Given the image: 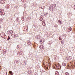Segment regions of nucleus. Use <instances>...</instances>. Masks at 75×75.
<instances>
[{"label":"nucleus","mask_w":75,"mask_h":75,"mask_svg":"<svg viewBox=\"0 0 75 75\" xmlns=\"http://www.w3.org/2000/svg\"><path fill=\"white\" fill-rule=\"evenodd\" d=\"M40 8H41V9H44V8H42V6L40 7Z\"/></svg>","instance_id":"19"},{"label":"nucleus","mask_w":75,"mask_h":75,"mask_svg":"<svg viewBox=\"0 0 75 75\" xmlns=\"http://www.w3.org/2000/svg\"><path fill=\"white\" fill-rule=\"evenodd\" d=\"M59 40H62V38H59Z\"/></svg>","instance_id":"21"},{"label":"nucleus","mask_w":75,"mask_h":75,"mask_svg":"<svg viewBox=\"0 0 75 75\" xmlns=\"http://www.w3.org/2000/svg\"><path fill=\"white\" fill-rule=\"evenodd\" d=\"M1 47H0V50H1Z\"/></svg>","instance_id":"25"},{"label":"nucleus","mask_w":75,"mask_h":75,"mask_svg":"<svg viewBox=\"0 0 75 75\" xmlns=\"http://www.w3.org/2000/svg\"><path fill=\"white\" fill-rule=\"evenodd\" d=\"M0 22H2L3 21V19L2 18H1L0 19Z\"/></svg>","instance_id":"14"},{"label":"nucleus","mask_w":75,"mask_h":75,"mask_svg":"<svg viewBox=\"0 0 75 75\" xmlns=\"http://www.w3.org/2000/svg\"><path fill=\"white\" fill-rule=\"evenodd\" d=\"M1 28V26H0V28Z\"/></svg>","instance_id":"26"},{"label":"nucleus","mask_w":75,"mask_h":75,"mask_svg":"<svg viewBox=\"0 0 75 75\" xmlns=\"http://www.w3.org/2000/svg\"><path fill=\"white\" fill-rule=\"evenodd\" d=\"M22 55V53H21V54H19V55Z\"/></svg>","instance_id":"24"},{"label":"nucleus","mask_w":75,"mask_h":75,"mask_svg":"<svg viewBox=\"0 0 75 75\" xmlns=\"http://www.w3.org/2000/svg\"><path fill=\"white\" fill-rule=\"evenodd\" d=\"M20 45H17V48H18V47H20Z\"/></svg>","instance_id":"22"},{"label":"nucleus","mask_w":75,"mask_h":75,"mask_svg":"<svg viewBox=\"0 0 75 75\" xmlns=\"http://www.w3.org/2000/svg\"><path fill=\"white\" fill-rule=\"evenodd\" d=\"M9 73L10 74H11L10 75H13V72L11 71H9Z\"/></svg>","instance_id":"12"},{"label":"nucleus","mask_w":75,"mask_h":75,"mask_svg":"<svg viewBox=\"0 0 75 75\" xmlns=\"http://www.w3.org/2000/svg\"><path fill=\"white\" fill-rule=\"evenodd\" d=\"M61 43L62 44H64V42H63V41L62 40L61 41Z\"/></svg>","instance_id":"18"},{"label":"nucleus","mask_w":75,"mask_h":75,"mask_svg":"<svg viewBox=\"0 0 75 75\" xmlns=\"http://www.w3.org/2000/svg\"><path fill=\"white\" fill-rule=\"evenodd\" d=\"M44 7H45V6H44Z\"/></svg>","instance_id":"28"},{"label":"nucleus","mask_w":75,"mask_h":75,"mask_svg":"<svg viewBox=\"0 0 75 75\" xmlns=\"http://www.w3.org/2000/svg\"><path fill=\"white\" fill-rule=\"evenodd\" d=\"M1 11H2V10L0 9V12H1Z\"/></svg>","instance_id":"23"},{"label":"nucleus","mask_w":75,"mask_h":75,"mask_svg":"<svg viewBox=\"0 0 75 75\" xmlns=\"http://www.w3.org/2000/svg\"><path fill=\"white\" fill-rule=\"evenodd\" d=\"M8 33L9 34H13V31L12 30H10L8 31Z\"/></svg>","instance_id":"6"},{"label":"nucleus","mask_w":75,"mask_h":75,"mask_svg":"<svg viewBox=\"0 0 75 75\" xmlns=\"http://www.w3.org/2000/svg\"><path fill=\"white\" fill-rule=\"evenodd\" d=\"M6 8H7V7Z\"/></svg>","instance_id":"29"},{"label":"nucleus","mask_w":75,"mask_h":75,"mask_svg":"<svg viewBox=\"0 0 75 75\" xmlns=\"http://www.w3.org/2000/svg\"><path fill=\"white\" fill-rule=\"evenodd\" d=\"M63 65L64 66H66V64H63Z\"/></svg>","instance_id":"20"},{"label":"nucleus","mask_w":75,"mask_h":75,"mask_svg":"<svg viewBox=\"0 0 75 75\" xmlns=\"http://www.w3.org/2000/svg\"><path fill=\"white\" fill-rule=\"evenodd\" d=\"M4 3H5V1L4 0H2L1 1V4H4Z\"/></svg>","instance_id":"8"},{"label":"nucleus","mask_w":75,"mask_h":75,"mask_svg":"<svg viewBox=\"0 0 75 75\" xmlns=\"http://www.w3.org/2000/svg\"><path fill=\"white\" fill-rule=\"evenodd\" d=\"M69 30H70V31H71L72 30V29L71 28H68Z\"/></svg>","instance_id":"16"},{"label":"nucleus","mask_w":75,"mask_h":75,"mask_svg":"<svg viewBox=\"0 0 75 75\" xmlns=\"http://www.w3.org/2000/svg\"><path fill=\"white\" fill-rule=\"evenodd\" d=\"M39 47L41 50H44V46L42 45H41Z\"/></svg>","instance_id":"3"},{"label":"nucleus","mask_w":75,"mask_h":75,"mask_svg":"<svg viewBox=\"0 0 75 75\" xmlns=\"http://www.w3.org/2000/svg\"><path fill=\"white\" fill-rule=\"evenodd\" d=\"M65 74L66 75H69V74L67 72H66Z\"/></svg>","instance_id":"17"},{"label":"nucleus","mask_w":75,"mask_h":75,"mask_svg":"<svg viewBox=\"0 0 75 75\" xmlns=\"http://www.w3.org/2000/svg\"><path fill=\"white\" fill-rule=\"evenodd\" d=\"M43 19V16H41L40 17V21H42Z\"/></svg>","instance_id":"9"},{"label":"nucleus","mask_w":75,"mask_h":75,"mask_svg":"<svg viewBox=\"0 0 75 75\" xmlns=\"http://www.w3.org/2000/svg\"><path fill=\"white\" fill-rule=\"evenodd\" d=\"M1 14L2 16H4V12H1Z\"/></svg>","instance_id":"13"},{"label":"nucleus","mask_w":75,"mask_h":75,"mask_svg":"<svg viewBox=\"0 0 75 75\" xmlns=\"http://www.w3.org/2000/svg\"><path fill=\"white\" fill-rule=\"evenodd\" d=\"M20 53H21V52H20L19 53V54H20Z\"/></svg>","instance_id":"27"},{"label":"nucleus","mask_w":75,"mask_h":75,"mask_svg":"<svg viewBox=\"0 0 75 75\" xmlns=\"http://www.w3.org/2000/svg\"><path fill=\"white\" fill-rule=\"evenodd\" d=\"M55 75H59V73L58 71H56L55 72Z\"/></svg>","instance_id":"10"},{"label":"nucleus","mask_w":75,"mask_h":75,"mask_svg":"<svg viewBox=\"0 0 75 75\" xmlns=\"http://www.w3.org/2000/svg\"><path fill=\"white\" fill-rule=\"evenodd\" d=\"M42 24L43 25H44V26L45 25V21H42Z\"/></svg>","instance_id":"7"},{"label":"nucleus","mask_w":75,"mask_h":75,"mask_svg":"<svg viewBox=\"0 0 75 75\" xmlns=\"http://www.w3.org/2000/svg\"><path fill=\"white\" fill-rule=\"evenodd\" d=\"M55 5H52V9L50 8V11H52L54 10V9L55 8Z\"/></svg>","instance_id":"1"},{"label":"nucleus","mask_w":75,"mask_h":75,"mask_svg":"<svg viewBox=\"0 0 75 75\" xmlns=\"http://www.w3.org/2000/svg\"><path fill=\"white\" fill-rule=\"evenodd\" d=\"M10 36H8L7 40H10Z\"/></svg>","instance_id":"15"},{"label":"nucleus","mask_w":75,"mask_h":75,"mask_svg":"<svg viewBox=\"0 0 75 75\" xmlns=\"http://www.w3.org/2000/svg\"><path fill=\"white\" fill-rule=\"evenodd\" d=\"M27 44L28 45H31V42H30L29 41H27Z\"/></svg>","instance_id":"5"},{"label":"nucleus","mask_w":75,"mask_h":75,"mask_svg":"<svg viewBox=\"0 0 75 75\" xmlns=\"http://www.w3.org/2000/svg\"><path fill=\"white\" fill-rule=\"evenodd\" d=\"M54 68H59V67H61V66L58 65L57 64H55Z\"/></svg>","instance_id":"2"},{"label":"nucleus","mask_w":75,"mask_h":75,"mask_svg":"<svg viewBox=\"0 0 75 75\" xmlns=\"http://www.w3.org/2000/svg\"><path fill=\"white\" fill-rule=\"evenodd\" d=\"M44 39H42L40 40V42L41 44H42V43L44 42Z\"/></svg>","instance_id":"4"},{"label":"nucleus","mask_w":75,"mask_h":75,"mask_svg":"<svg viewBox=\"0 0 75 75\" xmlns=\"http://www.w3.org/2000/svg\"><path fill=\"white\" fill-rule=\"evenodd\" d=\"M58 22L59 24H62V22L60 20H59L58 21Z\"/></svg>","instance_id":"11"}]
</instances>
